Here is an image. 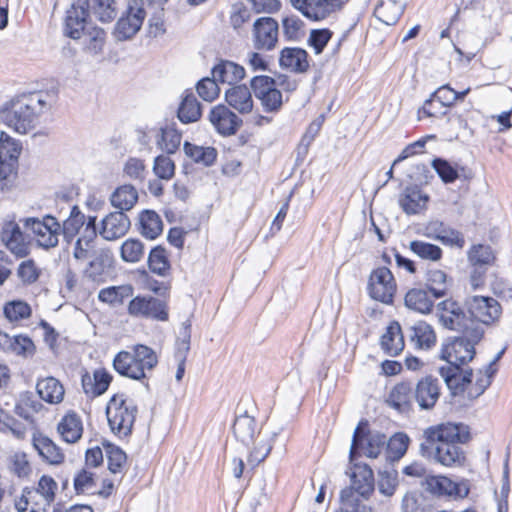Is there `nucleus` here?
Returning <instances> with one entry per match:
<instances>
[{
	"label": "nucleus",
	"instance_id": "nucleus-39",
	"mask_svg": "<svg viewBox=\"0 0 512 512\" xmlns=\"http://www.w3.org/2000/svg\"><path fill=\"white\" fill-rule=\"evenodd\" d=\"M381 347L390 356L398 355L404 348V337L398 322L391 323L381 337Z\"/></svg>",
	"mask_w": 512,
	"mask_h": 512
},
{
	"label": "nucleus",
	"instance_id": "nucleus-18",
	"mask_svg": "<svg viewBox=\"0 0 512 512\" xmlns=\"http://www.w3.org/2000/svg\"><path fill=\"white\" fill-rule=\"evenodd\" d=\"M441 386L437 378L428 375L414 384L415 402L421 410H431L440 397Z\"/></svg>",
	"mask_w": 512,
	"mask_h": 512
},
{
	"label": "nucleus",
	"instance_id": "nucleus-27",
	"mask_svg": "<svg viewBox=\"0 0 512 512\" xmlns=\"http://www.w3.org/2000/svg\"><path fill=\"white\" fill-rule=\"evenodd\" d=\"M112 381V375L105 369H96L92 375L85 373L82 376V387L89 397H98L104 394Z\"/></svg>",
	"mask_w": 512,
	"mask_h": 512
},
{
	"label": "nucleus",
	"instance_id": "nucleus-32",
	"mask_svg": "<svg viewBox=\"0 0 512 512\" xmlns=\"http://www.w3.org/2000/svg\"><path fill=\"white\" fill-rule=\"evenodd\" d=\"M307 57L308 54L304 49L284 48L280 53L279 64L284 69L302 73L309 67Z\"/></svg>",
	"mask_w": 512,
	"mask_h": 512
},
{
	"label": "nucleus",
	"instance_id": "nucleus-34",
	"mask_svg": "<svg viewBox=\"0 0 512 512\" xmlns=\"http://www.w3.org/2000/svg\"><path fill=\"white\" fill-rule=\"evenodd\" d=\"M201 105L194 93L186 90L177 110V117L183 124L197 122L201 118Z\"/></svg>",
	"mask_w": 512,
	"mask_h": 512
},
{
	"label": "nucleus",
	"instance_id": "nucleus-58",
	"mask_svg": "<svg viewBox=\"0 0 512 512\" xmlns=\"http://www.w3.org/2000/svg\"><path fill=\"white\" fill-rule=\"evenodd\" d=\"M198 95L205 101L212 102L220 92L217 80L212 76L205 77L196 85Z\"/></svg>",
	"mask_w": 512,
	"mask_h": 512
},
{
	"label": "nucleus",
	"instance_id": "nucleus-44",
	"mask_svg": "<svg viewBox=\"0 0 512 512\" xmlns=\"http://www.w3.org/2000/svg\"><path fill=\"white\" fill-rule=\"evenodd\" d=\"M434 100L439 101L442 106L449 107L457 101L456 91L448 84L442 85L436 91H434L430 98L427 99L423 105L424 113L430 117L435 116V113L431 110Z\"/></svg>",
	"mask_w": 512,
	"mask_h": 512
},
{
	"label": "nucleus",
	"instance_id": "nucleus-10",
	"mask_svg": "<svg viewBox=\"0 0 512 512\" xmlns=\"http://www.w3.org/2000/svg\"><path fill=\"white\" fill-rule=\"evenodd\" d=\"M397 284L392 272L386 267L374 269L368 279V295L376 301L384 304L393 302Z\"/></svg>",
	"mask_w": 512,
	"mask_h": 512
},
{
	"label": "nucleus",
	"instance_id": "nucleus-62",
	"mask_svg": "<svg viewBox=\"0 0 512 512\" xmlns=\"http://www.w3.org/2000/svg\"><path fill=\"white\" fill-rule=\"evenodd\" d=\"M95 474L87 468H82L74 477V488L77 493L90 492L95 487Z\"/></svg>",
	"mask_w": 512,
	"mask_h": 512
},
{
	"label": "nucleus",
	"instance_id": "nucleus-9",
	"mask_svg": "<svg viewBox=\"0 0 512 512\" xmlns=\"http://www.w3.org/2000/svg\"><path fill=\"white\" fill-rule=\"evenodd\" d=\"M22 222L33 233L39 247L50 249L58 245L61 224L55 217L51 215H46L42 219L28 217Z\"/></svg>",
	"mask_w": 512,
	"mask_h": 512
},
{
	"label": "nucleus",
	"instance_id": "nucleus-61",
	"mask_svg": "<svg viewBox=\"0 0 512 512\" xmlns=\"http://www.w3.org/2000/svg\"><path fill=\"white\" fill-rule=\"evenodd\" d=\"M10 471L19 478H26L31 473V466L27 455L22 452L13 454L10 458Z\"/></svg>",
	"mask_w": 512,
	"mask_h": 512
},
{
	"label": "nucleus",
	"instance_id": "nucleus-12",
	"mask_svg": "<svg viewBox=\"0 0 512 512\" xmlns=\"http://www.w3.org/2000/svg\"><path fill=\"white\" fill-rule=\"evenodd\" d=\"M347 0H290L291 5L312 21H323L342 10Z\"/></svg>",
	"mask_w": 512,
	"mask_h": 512
},
{
	"label": "nucleus",
	"instance_id": "nucleus-51",
	"mask_svg": "<svg viewBox=\"0 0 512 512\" xmlns=\"http://www.w3.org/2000/svg\"><path fill=\"white\" fill-rule=\"evenodd\" d=\"M340 500L343 506L341 509H347L350 512H373V509L364 502L366 499L355 494L351 489H343Z\"/></svg>",
	"mask_w": 512,
	"mask_h": 512
},
{
	"label": "nucleus",
	"instance_id": "nucleus-45",
	"mask_svg": "<svg viewBox=\"0 0 512 512\" xmlns=\"http://www.w3.org/2000/svg\"><path fill=\"white\" fill-rule=\"evenodd\" d=\"M133 295V287L130 285L111 286L101 289L98 294V299L110 305L122 304L126 298Z\"/></svg>",
	"mask_w": 512,
	"mask_h": 512
},
{
	"label": "nucleus",
	"instance_id": "nucleus-7",
	"mask_svg": "<svg viewBox=\"0 0 512 512\" xmlns=\"http://www.w3.org/2000/svg\"><path fill=\"white\" fill-rule=\"evenodd\" d=\"M136 414V405L124 394L112 396L106 407L107 420L111 431L120 438L131 434Z\"/></svg>",
	"mask_w": 512,
	"mask_h": 512
},
{
	"label": "nucleus",
	"instance_id": "nucleus-57",
	"mask_svg": "<svg viewBox=\"0 0 512 512\" xmlns=\"http://www.w3.org/2000/svg\"><path fill=\"white\" fill-rule=\"evenodd\" d=\"M4 315L10 321L26 319L31 315V308L24 301H11L4 306Z\"/></svg>",
	"mask_w": 512,
	"mask_h": 512
},
{
	"label": "nucleus",
	"instance_id": "nucleus-52",
	"mask_svg": "<svg viewBox=\"0 0 512 512\" xmlns=\"http://www.w3.org/2000/svg\"><path fill=\"white\" fill-rule=\"evenodd\" d=\"M148 265L153 273L166 276L170 270V264L165 249L162 247L152 249L148 257Z\"/></svg>",
	"mask_w": 512,
	"mask_h": 512
},
{
	"label": "nucleus",
	"instance_id": "nucleus-24",
	"mask_svg": "<svg viewBox=\"0 0 512 512\" xmlns=\"http://www.w3.org/2000/svg\"><path fill=\"white\" fill-rule=\"evenodd\" d=\"M52 502L34 491L33 488L25 487L21 496L15 499V509L18 512H48Z\"/></svg>",
	"mask_w": 512,
	"mask_h": 512
},
{
	"label": "nucleus",
	"instance_id": "nucleus-63",
	"mask_svg": "<svg viewBox=\"0 0 512 512\" xmlns=\"http://www.w3.org/2000/svg\"><path fill=\"white\" fill-rule=\"evenodd\" d=\"M332 31L328 28L314 29L310 32L309 44L316 54L322 53L327 43L332 38Z\"/></svg>",
	"mask_w": 512,
	"mask_h": 512
},
{
	"label": "nucleus",
	"instance_id": "nucleus-43",
	"mask_svg": "<svg viewBox=\"0 0 512 512\" xmlns=\"http://www.w3.org/2000/svg\"><path fill=\"white\" fill-rule=\"evenodd\" d=\"M140 231L148 239H155L163 230L160 216L152 210H145L139 216Z\"/></svg>",
	"mask_w": 512,
	"mask_h": 512
},
{
	"label": "nucleus",
	"instance_id": "nucleus-59",
	"mask_svg": "<svg viewBox=\"0 0 512 512\" xmlns=\"http://www.w3.org/2000/svg\"><path fill=\"white\" fill-rule=\"evenodd\" d=\"M154 174L162 180H170L175 174L174 162L165 155H159L154 160Z\"/></svg>",
	"mask_w": 512,
	"mask_h": 512
},
{
	"label": "nucleus",
	"instance_id": "nucleus-5",
	"mask_svg": "<svg viewBox=\"0 0 512 512\" xmlns=\"http://www.w3.org/2000/svg\"><path fill=\"white\" fill-rule=\"evenodd\" d=\"M233 434L235 438L245 446L253 444L248 457V462L252 465H257L266 459L271 452L272 441L274 437L277 436V433L274 432L271 437L261 436L258 441H255V435L259 436L260 430L254 417L248 415L246 412L235 418Z\"/></svg>",
	"mask_w": 512,
	"mask_h": 512
},
{
	"label": "nucleus",
	"instance_id": "nucleus-30",
	"mask_svg": "<svg viewBox=\"0 0 512 512\" xmlns=\"http://www.w3.org/2000/svg\"><path fill=\"white\" fill-rule=\"evenodd\" d=\"M229 106L241 114L250 113L253 109V99L249 88L245 85H235L225 92Z\"/></svg>",
	"mask_w": 512,
	"mask_h": 512
},
{
	"label": "nucleus",
	"instance_id": "nucleus-37",
	"mask_svg": "<svg viewBox=\"0 0 512 512\" xmlns=\"http://www.w3.org/2000/svg\"><path fill=\"white\" fill-rule=\"evenodd\" d=\"M57 430L64 441L75 443L82 436V421L76 413H68L59 422Z\"/></svg>",
	"mask_w": 512,
	"mask_h": 512
},
{
	"label": "nucleus",
	"instance_id": "nucleus-47",
	"mask_svg": "<svg viewBox=\"0 0 512 512\" xmlns=\"http://www.w3.org/2000/svg\"><path fill=\"white\" fill-rule=\"evenodd\" d=\"M449 281L445 272L442 270H431L427 276V287L435 298H441L447 295L449 290Z\"/></svg>",
	"mask_w": 512,
	"mask_h": 512
},
{
	"label": "nucleus",
	"instance_id": "nucleus-13",
	"mask_svg": "<svg viewBox=\"0 0 512 512\" xmlns=\"http://www.w3.org/2000/svg\"><path fill=\"white\" fill-rule=\"evenodd\" d=\"M465 306L469 313V318L474 320L475 324H492L500 318L502 308L499 302L493 297L472 296L465 300Z\"/></svg>",
	"mask_w": 512,
	"mask_h": 512
},
{
	"label": "nucleus",
	"instance_id": "nucleus-14",
	"mask_svg": "<svg viewBox=\"0 0 512 512\" xmlns=\"http://www.w3.org/2000/svg\"><path fill=\"white\" fill-rule=\"evenodd\" d=\"M128 313L133 317L167 321L168 311L166 303L150 295H138L128 305Z\"/></svg>",
	"mask_w": 512,
	"mask_h": 512
},
{
	"label": "nucleus",
	"instance_id": "nucleus-40",
	"mask_svg": "<svg viewBox=\"0 0 512 512\" xmlns=\"http://www.w3.org/2000/svg\"><path fill=\"white\" fill-rule=\"evenodd\" d=\"M137 201V189L130 184H125L118 187L110 196V202L112 206L124 213L125 211L131 210Z\"/></svg>",
	"mask_w": 512,
	"mask_h": 512
},
{
	"label": "nucleus",
	"instance_id": "nucleus-3",
	"mask_svg": "<svg viewBox=\"0 0 512 512\" xmlns=\"http://www.w3.org/2000/svg\"><path fill=\"white\" fill-rule=\"evenodd\" d=\"M52 98L42 91L18 96L5 113V123L19 134L28 133L34 129L38 116L51 107Z\"/></svg>",
	"mask_w": 512,
	"mask_h": 512
},
{
	"label": "nucleus",
	"instance_id": "nucleus-38",
	"mask_svg": "<svg viewBox=\"0 0 512 512\" xmlns=\"http://www.w3.org/2000/svg\"><path fill=\"white\" fill-rule=\"evenodd\" d=\"M404 11L399 0H380L374 9L375 17L386 25H394Z\"/></svg>",
	"mask_w": 512,
	"mask_h": 512
},
{
	"label": "nucleus",
	"instance_id": "nucleus-35",
	"mask_svg": "<svg viewBox=\"0 0 512 512\" xmlns=\"http://www.w3.org/2000/svg\"><path fill=\"white\" fill-rule=\"evenodd\" d=\"M36 389L40 398L50 404L62 402L65 394L63 385L54 377L39 380Z\"/></svg>",
	"mask_w": 512,
	"mask_h": 512
},
{
	"label": "nucleus",
	"instance_id": "nucleus-36",
	"mask_svg": "<svg viewBox=\"0 0 512 512\" xmlns=\"http://www.w3.org/2000/svg\"><path fill=\"white\" fill-rule=\"evenodd\" d=\"M33 446L38 454L50 464H60L64 460L61 449L47 436L34 435Z\"/></svg>",
	"mask_w": 512,
	"mask_h": 512
},
{
	"label": "nucleus",
	"instance_id": "nucleus-15",
	"mask_svg": "<svg viewBox=\"0 0 512 512\" xmlns=\"http://www.w3.org/2000/svg\"><path fill=\"white\" fill-rule=\"evenodd\" d=\"M0 240L16 258H25L30 254V240L14 220L3 222Z\"/></svg>",
	"mask_w": 512,
	"mask_h": 512
},
{
	"label": "nucleus",
	"instance_id": "nucleus-17",
	"mask_svg": "<svg viewBox=\"0 0 512 512\" xmlns=\"http://www.w3.org/2000/svg\"><path fill=\"white\" fill-rule=\"evenodd\" d=\"M209 121L222 136L236 134L242 125V120L225 105L213 107L209 112Z\"/></svg>",
	"mask_w": 512,
	"mask_h": 512
},
{
	"label": "nucleus",
	"instance_id": "nucleus-1",
	"mask_svg": "<svg viewBox=\"0 0 512 512\" xmlns=\"http://www.w3.org/2000/svg\"><path fill=\"white\" fill-rule=\"evenodd\" d=\"M420 444L422 455L433 458L443 466H459L465 460L464 451L457 445L470 440L469 427L463 423H444L428 427Z\"/></svg>",
	"mask_w": 512,
	"mask_h": 512
},
{
	"label": "nucleus",
	"instance_id": "nucleus-23",
	"mask_svg": "<svg viewBox=\"0 0 512 512\" xmlns=\"http://www.w3.org/2000/svg\"><path fill=\"white\" fill-rule=\"evenodd\" d=\"M414 401V384L407 381L397 383L387 398L388 405L401 413L410 412Z\"/></svg>",
	"mask_w": 512,
	"mask_h": 512
},
{
	"label": "nucleus",
	"instance_id": "nucleus-41",
	"mask_svg": "<svg viewBox=\"0 0 512 512\" xmlns=\"http://www.w3.org/2000/svg\"><path fill=\"white\" fill-rule=\"evenodd\" d=\"M404 300L407 308L421 314H429L433 310V301L430 299L428 291L424 289H410Z\"/></svg>",
	"mask_w": 512,
	"mask_h": 512
},
{
	"label": "nucleus",
	"instance_id": "nucleus-16",
	"mask_svg": "<svg viewBox=\"0 0 512 512\" xmlns=\"http://www.w3.org/2000/svg\"><path fill=\"white\" fill-rule=\"evenodd\" d=\"M87 0H75L66 12L64 34L72 39H80L88 28L89 11Z\"/></svg>",
	"mask_w": 512,
	"mask_h": 512
},
{
	"label": "nucleus",
	"instance_id": "nucleus-49",
	"mask_svg": "<svg viewBox=\"0 0 512 512\" xmlns=\"http://www.w3.org/2000/svg\"><path fill=\"white\" fill-rule=\"evenodd\" d=\"M87 9L92 11L101 22H110L116 17L115 0H87Z\"/></svg>",
	"mask_w": 512,
	"mask_h": 512
},
{
	"label": "nucleus",
	"instance_id": "nucleus-21",
	"mask_svg": "<svg viewBox=\"0 0 512 512\" xmlns=\"http://www.w3.org/2000/svg\"><path fill=\"white\" fill-rule=\"evenodd\" d=\"M254 46L259 50H271L278 40V23L271 17H262L255 21Z\"/></svg>",
	"mask_w": 512,
	"mask_h": 512
},
{
	"label": "nucleus",
	"instance_id": "nucleus-60",
	"mask_svg": "<svg viewBox=\"0 0 512 512\" xmlns=\"http://www.w3.org/2000/svg\"><path fill=\"white\" fill-rule=\"evenodd\" d=\"M143 254V244L139 240L128 239L121 246V257L126 262H137Z\"/></svg>",
	"mask_w": 512,
	"mask_h": 512
},
{
	"label": "nucleus",
	"instance_id": "nucleus-50",
	"mask_svg": "<svg viewBox=\"0 0 512 512\" xmlns=\"http://www.w3.org/2000/svg\"><path fill=\"white\" fill-rule=\"evenodd\" d=\"M21 144L10 137L8 134L1 132L0 134V159H6L17 164L21 154Z\"/></svg>",
	"mask_w": 512,
	"mask_h": 512
},
{
	"label": "nucleus",
	"instance_id": "nucleus-26",
	"mask_svg": "<svg viewBox=\"0 0 512 512\" xmlns=\"http://www.w3.org/2000/svg\"><path fill=\"white\" fill-rule=\"evenodd\" d=\"M0 348L7 353L28 357L35 352L33 341L23 335L9 336L0 330Z\"/></svg>",
	"mask_w": 512,
	"mask_h": 512
},
{
	"label": "nucleus",
	"instance_id": "nucleus-29",
	"mask_svg": "<svg viewBox=\"0 0 512 512\" xmlns=\"http://www.w3.org/2000/svg\"><path fill=\"white\" fill-rule=\"evenodd\" d=\"M90 217H86L80 208L74 205L68 218L61 224V233L64 240L70 243L76 236H82Z\"/></svg>",
	"mask_w": 512,
	"mask_h": 512
},
{
	"label": "nucleus",
	"instance_id": "nucleus-33",
	"mask_svg": "<svg viewBox=\"0 0 512 512\" xmlns=\"http://www.w3.org/2000/svg\"><path fill=\"white\" fill-rule=\"evenodd\" d=\"M428 195L416 187H407L399 198V205L408 214H417L426 208Z\"/></svg>",
	"mask_w": 512,
	"mask_h": 512
},
{
	"label": "nucleus",
	"instance_id": "nucleus-2",
	"mask_svg": "<svg viewBox=\"0 0 512 512\" xmlns=\"http://www.w3.org/2000/svg\"><path fill=\"white\" fill-rule=\"evenodd\" d=\"M500 352L496 358L490 362L485 370H478L476 373L472 369H464L455 366H441L438 371L443 378L448 389L456 396L466 393L467 398L474 400L481 396L491 385L492 377L496 372L494 363L501 357Z\"/></svg>",
	"mask_w": 512,
	"mask_h": 512
},
{
	"label": "nucleus",
	"instance_id": "nucleus-42",
	"mask_svg": "<svg viewBox=\"0 0 512 512\" xmlns=\"http://www.w3.org/2000/svg\"><path fill=\"white\" fill-rule=\"evenodd\" d=\"M181 138L174 124H166L157 132L156 142L160 149L171 154L178 149Z\"/></svg>",
	"mask_w": 512,
	"mask_h": 512
},
{
	"label": "nucleus",
	"instance_id": "nucleus-48",
	"mask_svg": "<svg viewBox=\"0 0 512 512\" xmlns=\"http://www.w3.org/2000/svg\"><path fill=\"white\" fill-rule=\"evenodd\" d=\"M409 248L415 255L426 261L437 262L443 254L439 246L422 240L411 241Z\"/></svg>",
	"mask_w": 512,
	"mask_h": 512
},
{
	"label": "nucleus",
	"instance_id": "nucleus-31",
	"mask_svg": "<svg viewBox=\"0 0 512 512\" xmlns=\"http://www.w3.org/2000/svg\"><path fill=\"white\" fill-rule=\"evenodd\" d=\"M97 236L96 217H90L83 235L79 236L75 242L73 256L77 260H86L90 256L94 240Z\"/></svg>",
	"mask_w": 512,
	"mask_h": 512
},
{
	"label": "nucleus",
	"instance_id": "nucleus-19",
	"mask_svg": "<svg viewBox=\"0 0 512 512\" xmlns=\"http://www.w3.org/2000/svg\"><path fill=\"white\" fill-rule=\"evenodd\" d=\"M427 485L432 493L453 497L454 499L466 498L470 492V485L467 480L454 482L446 476L429 477Z\"/></svg>",
	"mask_w": 512,
	"mask_h": 512
},
{
	"label": "nucleus",
	"instance_id": "nucleus-22",
	"mask_svg": "<svg viewBox=\"0 0 512 512\" xmlns=\"http://www.w3.org/2000/svg\"><path fill=\"white\" fill-rule=\"evenodd\" d=\"M351 489L363 499H369L375 489V480L372 469L367 464H356L351 474Z\"/></svg>",
	"mask_w": 512,
	"mask_h": 512
},
{
	"label": "nucleus",
	"instance_id": "nucleus-20",
	"mask_svg": "<svg viewBox=\"0 0 512 512\" xmlns=\"http://www.w3.org/2000/svg\"><path fill=\"white\" fill-rule=\"evenodd\" d=\"M130 226V219L124 212H111L102 219L99 234L107 241H114L125 236Z\"/></svg>",
	"mask_w": 512,
	"mask_h": 512
},
{
	"label": "nucleus",
	"instance_id": "nucleus-54",
	"mask_svg": "<svg viewBox=\"0 0 512 512\" xmlns=\"http://www.w3.org/2000/svg\"><path fill=\"white\" fill-rule=\"evenodd\" d=\"M468 260L473 266L489 265L494 260L492 249L488 245H473L468 251Z\"/></svg>",
	"mask_w": 512,
	"mask_h": 512
},
{
	"label": "nucleus",
	"instance_id": "nucleus-53",
	"mask_svg": "<svg viewBox=\"0 0 512 512\" xmlns=\"http://www.w3.org/2000/svg\"><path fill=\"white\" fill-rule=\"evenodd\" d=\"M108 469L113 474H123L126 469V454L119 447L109 445L106 448Z\"/></svg>",
	"mask_w": 512,
	"mask_h": 512
},
{
	"label": "nucleus",
	"instance_id": "nucleus-6",
	"mask_svg": "<svg viewBox=\"0 0 512 512\" xmlns=\"http://www.w3.org/2000/svg\"><path fill=\"white\" fill-rule=\"evenodd\" d=\"M435 314L438 322L445 329L456 331L471 337L474 341H479L483 331L474 320L469 318L460 306L453 299H445L439 302L435 307Z\"/></svg>",
	"mask_w": 512,
	"mask_h": 512
},
{
	"label": "nucleus",
	"instance_id": "nucleus-55",
	"mask_svg": "<svg viewBox=\"0 0 512 512\" xmlns=\"http://www.w3.org/2000/svg\"><path fill=\"white\" fill-rule=\"evenodd\" d=\"M386 436L379 432H369L365 436L364 454L369 458H377L386 444Z\"/></svg>",
	"mask_w": 512,
	"mask_h": 512
},
{
	"label": "nucleus",
	"instance_id": "nucleus-46",
	"mask_svg": "<svg viewBox=\"0 0 512 512\" xmlns=\"http://www.w3.org/2000/svg\"><path fill=\"white\" fill-rule=\"evenodd\" d=\"M184 151L194 162L201 163L205 166L212 165L217 157L215 148L197 146L189 142L184 143Z\"/></svg>",
	"mask_w": 512,
	"mask_h": 512
},
{
	"label": "nucleus",
	"instance_id": "nucleus-8",
	"mask_svg": "<svg viewBox=\"0 0 512 512\" xmlns=\"http://www.w3.org/2000/svg\"><path fill=\"white\" fill-rule=\"evenodd\" d=\"M146 17L144 0H130L126 12L118 19L113 35L118 41L133 38Z\"/></svg>",
	"mask_w": 512,
	"mask_h": 512
},
{
	"label": "nucleus",
	"instance_id": "nucleus-11",
	"mask_svg": "<svg viewBox=\"0 0 512 512\" xmlns=\"http://www.w3.org/2000/svg\"><path fill=\"white\" fill-rule=\"evenodd\" d=\"M477 342L467 335L450 338L441 349V359L447 362L445 366L462 368V365L474 358V345Z\"/></svg>",
	"mask_w": 512,
	"mask_h": 512
},
{
	"label": "nucleus",
	"instance_id": "nucleus-56",
	"mask_svg": "<svg viewBox=\"0 0 512 512\" xmlns=\"http://www.w3.org/2000/svg\"><path fill=\"white\" fill-rule=\"evenodd\" d=\"M41 274V270L37 267L32 259L22 261L17 268V276L25 285L35 283Z\"/></svg>",
	"mask_w": 512,
	"mask_h": 512
},
{
	"label": "nucleus",
	"instance_id": "nucleus-25",
	"mask_svg": "<svg viewBox=\"0 0 512 512\" xmlns=\"http://www.w3.org/2000/svg\"><path fill=\"white\" fill-rule=\"evenodd\" d=\"M407 337L415 349L428 350L436 342V335L433 328L424 321L416 322L407 327Z\"/></svg>",
	"mask_w": 512,
	"mask_h": 512
},
{
	"label": "nucleus",
	"instance_id": "nucleus-64",
	"mask_svg": "<svg viewBox=\"0 0 512 512\" xmlns=\"http://www.w3.org/2000/svg\"><path fill=\"white\" fill-rule=\"evenodd\" d=\"M432 167L445 183H452L458 178L457 170L446 160L436 158L432 161Z\"/></svg>",
	"mask_w": 512,
	"mask_h": 512
},
{
	"label": "nucleus",
	"instance_id": "nucleus-4",
	"mask_svg": "<svg viewBox=\"0 0 512 512\" xmlns=\"http://www.w3.org/2000/svg\"><path fill=\"white\" fill-rule=\"evenodd\" d=\"M158 364L156 352L143 344H137L129 351L118 352L113 359V367L121 376L133 379L144 380Z\"/></svg>",
	"mask_w": 512,
	"mask_h": 512
},
{
	"label": "nucleus",
	"instance_id": "nucleus-28",
	"mask_svg": "<svg viewBox=\"0 0 512 512\" xmlns=\"http://www.w3.org/2000/svg\"><path fill=\"white\" fill-rule=\"evenodd\" d=\"M212 76L218 83L235 86L245 76L243 66L229 60H221L212 68Z\"/></svg>",
	"mask_w": 512,
	"mask_h": 512
}]
</instances>
